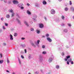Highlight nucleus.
<instances>
[{"label": "nucleus", "mask_w": 74, "mask_h": 74, "mask_svg": "<svg viewBox=\"0 0 74 74\" xmlns=\"http://www.w3.org/2000/svg\"><path fill=\"white\" fill-rule=\"evenodd\" d=\"M51 13L53 15L55 14V11L54 9H52L51 10Z\"/></svg>", "instance_id": "20e7f679"}, {"label": "nucleus", "mask_w": 74, "mask_h": 74, "mask_svg": "<svg viewBox=\"0 0 74 74\" xmlns=\"http://www.w3.org/2000/svg\"><path fill=\"white\" fill-rule=\"evenodd\" d=\"M12 74H16L15 72H13L12 73Z\"/></svg>", "instance_id": "774afa93"}, {"label": "nucleus", "mask_w": 74, "mask_h": 74, "mask_svg": "<svg viewBox=\"0 0 74 74\" xmlns=\"http://www.w3.org/2000/svg\"><path fill=\"white\" fill-rule=\"evenodd\" d=\"M22 46L23 48H25V47H26V45H25V44L22 45Z\"/></svg>", "instance_id": "473e14b6"}, {"label": "nucleus", "mask_w": 74, "mask_h": 74, "mask_svg": "<svg viewBox=\"0 0 74 74\" xmlns=\"http://www.w3.org/2000/svg\"><path fill=\"white\" fill-rule=\"evenodd\" d=\"M67 64H69V61L67 62Z\"/></svg>", "instance_id": "bf43d9fd"}, {"label": "nucleus", "mask_w": 74, "mask_h": 74, "mask_svg": "<svg viewBox=\"0 0 74 74\" xmlns=\"http://www.w3.org/2000/svg\"><path fill=\"white\" fill-rule=\"evenodd\" d=\"M41 72L42 73H43V70H41Z\"/></svg>", "instance_id": "69168bd1"}, {"label": "nucleus", "mask_w": 74, "mask_h": 74, "mask_svg": "<svg viewBox=\"0 0 74 74\" xmlns=\"http://www.w3.org/2000/svg\"><path fill=\"white\" fill-rule=\"evenodd\" d=\"M18 61L19 63V64L20 65L21 64V60H20V59L18 58Z\"/></svg>", "instance_id": "a211bd4d"}, {"label": "nucleus", "mask_w": 74, "mask_h": 74, "mask_svg": "<svg viewBox=\"0 0 74 74\" xmlns=\"http://www.w3.org/2000/svg\"><path fill=\"white\" fill-rule=\"evenodd\" d=\"M62 56H64V52H62Z\"/></svg>", "instance_id": "c03bdc74"}, {"label": "nucleus", "mask_w": 74, "mask_h": 74, "mask_svg": "<svg viewBox=\"0 0 74 74\" xmlns=\"http://www.w3.org/2000/svg\"><path fill=\"white\" fill-rule=\"evenodd\" d=\"M8 3H9V4H10V3H11V1H9L8 2Z\"/></svg>", "instance_id": "680f3d73"}, {"label": "nucleus", "mask_w": 74, "mask_h": 74, "mask_svg": "<svg viewBox=\"0 0 74 74\" xmlns=\"http://www.w3.org/2000/svg\"><path fill=\"white\" fill-rule=\"evenodd\" d=\"M7 0H4V2L5 3H7Z\"/></svg>", "instance_id": "09e8293b"}, {"label": "nucleus", "mask_w": 74, "mask_h": 74, "mask_svg": "<svg viewBox=\"0 0 74 74\" xmlns=\"http://www.w3.org/2000/svg\"><path fill=\"white\" fill-rule=\"evenodd\" d=\"M6 18H9L10 17V15L9 14H7L6 16Z\"/></svg>", "instance_id": "aec40b11"}, {"label": "nucleus", "mask_w": 74, "mask_h": 74, "mask_svg": "<svg viewBox=\"0 0 74 74\" xmlns=\"http://www.w3.org/2000/svg\"><path fill=\"white\" fill-rule=\"evenodd\" d=\"M2 32V29H0V33H1V32Z\"/></svg>", "instance_id": "4d7b16f0"}, {"label": "nucleus", "mask_w": 74, "mask_h": 74, "mask_svg": "<svg viewBox=\"0 0 74 74\" xmlns=\"http://www.w3.org/2000/svg\"><path fill=\"white\" fill-rule=\"evenodd\" d=\"M56 68L57 69H59L60 68V66L58 65H57L56 66Z\"/></svg>", "instance_id": "9b49d317"}, {"label": "nucleus", "mask_w": 74, "mask_h": 74, "mask_svg": "<svg viewBox=\"0 0 74 74\" xmlns=\"http://www.w3.org/2000/svg\"><path fill=\"white\" fill-rule=\"evenodd\" d=\"M67 59H67V58H65V61H67Z\"/></svg>", "instance_id": "052dcab7"}, {"label": "nucleus", "mask_w": 74, "mask_h": 74, "mask_svg": "<svg viewBox=\"0 0 74 74\" xmlns=\"http://www.w3.org/2000/svg\"><path fill=\"white\" fill-rule=\"evenodd\" d=\"M40 40H38L37 41V43L38 44H40Z\"/></svg>", "instance_id": "cd10ccee"}, {"label": "nucleus", "mask_w": 74, "mask_h": 74, "mask_svg": "<svg viewBox=\"0 0 74 74\" xmlns=\"http://www.w3.org/2000/svg\"><path fill=\"white\" fill-rule=\"evenodd\" d=\"M13 3L14 4H18L19 2L16 0H14L13 1Z\"/></svg>", "instance_id": "7ed1b4c3"}, {"label": "nucleus", "mask_w": 74, "mask_h": 74, "mask_svg": "<svg viewBox=\"0 0 74 74\" xmlns=\"http://www.w3.org/2000/svg\"><path fill=\"white\" fill-rule=\"evenodd\" d=\"M71 60H72L71 58H69L68 60L69 62H71Z\"/></svg>", "instance_id": "393cba45"}, {"label": "nucleus", "mask_w": 74, "mask_h": 74, "mask_svg": "<svg viewBox=\"0 0 74 74\" xmlns=\"http://www.w3.org/2000/svg\"><path fill=\"white\" fill-rule=\"evenodd\" d=\"M35 6L37 7H38V4L37 3H36L35 4Z\"/></svg>", "instance_id": "c756f323"}, {"label": "nucleus", "mask_w": 74, "mask_h": 74, "mask_svg": "<svg viewBox=\"0 0 74 74\" xmlns=\"http://www.w3.org/2000/svg\"><path fill=\"white\" fill-rule=\"evenodd\" d=\"M24 23L25 25H26V26H27V27H29V25L28 24V23H27V21H24Z\"/></svg>", "instance_id": "423d86ee"}, {"label": "nucleus", "mask_w": 74, "mask_h": 74, "mask_svg": "<svg viewBox=\"0 0 74 74\" xmlns=\"http://www.w3.org/2000/svg\"><path fill=\"white\" fill-rule=\"evenodd\" d=\"M25 53H26V52H27V50H26V49H25Z\"/></svg>", "instance_id": "864d4df0"}, {"label": "nucleus", "mask_w": 74, "mask_h": 74, "mask_svg": "<svg viewBox=\"0 0 74 74\" xmlns=\"http://www.w3.org/2000/svg\"><path fill=\"white\" fill-rule=\"evenodd\" d=\"M3 45H4V46H5V45H6V43H3Z\"/></svg>", "instance_id": "37998d69"}, {"label": "nucleus", "mask_w": 74, "mask_h": 74, "mask_svg": "<svg viewBox=\"0 0 74 74\" xmlns=\"http://www.w3.org/2000/svg\"><path fill=\"white\" fill-rule=\"evenodd\" d=\"M31 32H33V31H34V28H31Z\"/></svg>", "instance_id": "c85d7f7f"}, {"label": "nucleus", "mask_w": 74, "mask_h": 74, "mask_svg": "<svg viewBox=\"0 0 74 74\" xmlns=\"http://www.w3.org/2000/svg\"><path fill=\"white\" fill-rule=\"evenodd\" d=\"M69 4L70 5H71L72 4V3H71V1H70Z\"/></svg>", "instance_id": "4c0bfd02"}, {"label": "nucleus", "mask_w": 74, "mask_h": 74, "mask_svg": "<svg viewBox=\"0 0 74 74\" xmlns=\"http://www.w3.org/2000/svg\"><path fill=\"white\" fill-rule=\"evenodd\" d=\"M71 63L72 64H74V63H73V61H71Z\"/></svg>", "instance_id": "5fc2aeb1"}, {"label": "nucleus", "mask_w": 74, "mask_h": 74, "mask_svg": "<svg viewBox=\"0 0 74 74\" xmlns=\"http://www.w3.org/2000/svg\"><path fill=\"white\" fill-rule=\"evenodd\" d=\"M17 21L19 24H20V25H21V21H19V20L18 19H17Z\"/></svg>", "instance_id": "2eb2a0df"}, {"label": "nucleus", "mask_w": 74, "mask_h": 74, "mask_svg": "<svg viewBox=\"0 0 74 74\" xmlns=\"http://www.w3.org/2000/svg\"><path fill=\"white\" fill-rule=\"evenodd\" d=\"M5 25L6 26H8V24L6 23H5Z\"/></svg>", "instance_id": "58836bf2"}, {"label": "nucleus", "mask_w": 74, "mask_h": 74, "mask_svg": "<svg viewBox=\"0 0 74 74\" xmlns=\"http://www.w3.org/2000/svg\"><path fill=\"white\" fill-rule=\"evenodd\" d=\"M33 17L34 18H36L37 17V16L36 15H34Z\"/></svg>", "instance_id": "b1692460"}, {"label": "nucleus", "mask_w": 74, "mask_h": 74, "mask_svg": "<svg viewBox=\"0 0 74 74\" xmlns=\"http://www.w3.org/2000/svg\"><path fill=\"white\" fill-rule=\"evenodd\" d=\"M31 44L32 46H35L34 44L33 43H31Z\"/></svg>", "instance_id": "49530a36"}, {"label": "nucleus", "mask_w": 74, "mask_h": 74, "mask_svg": "<svg viewBox=\"0 0 74 74\" xmlns=\"http://www.w3.org/2000/svg\"><path fill=\"white\" fill-rule=\"evenodd\" d=\"M23 4L21 3L18 4L17 5V7H18V8H20L21 7L23 6Z\"/></svg>", "instance_id": "f03ea898"}, {"label": "nucleus", "mask_w": 74, "mask_h": 74, "mask_svg": "<svg viewBox=\"0 0 74 74\" xmlns=\"http://www.w3.org/2000/svg\"><path fill=\"white\" fill-rule=\"evenodd\" d=\"M36 74H39L38 73V71H36L35 73Z\"/></svg>", "instance_id": "79ce46f5"}, {"label": "nucleus", "mask_w": 74, "mask_h": 74, "mask_svg": "<svg viewBox=\"0 0 74 74\" xmlns=\"http://www.w3.org/2000/svg\"><path fill=\"white\" fill-rule=\"evenodd\" d=\"M42 3L43 5H46V4H47V2L44 0L43 1Z\"/></svg>", "instance_id": "ddd939ff"}, {"label": "nucleus", "mask_w": 74, "mask_h": 74, "mask_svg": "<svg viewBox=\"0 0 74 74\" xmlns=\"http://www.w3.org/2000/svg\"><path fill=\"white\" fill-rule=\"evenodd\" d=\"M20 8L21 10H23V9H24V7H23V6H21V7H20Z\"/></svg>", "instance_id": "2f4dec72"}, {"label": "nucleus", "mask_w": 74, "mask_h": 74, "mask_svg": "<svg viewBox=\"0 0 74 74\" xmlns=\"http://www.w3.org/2000/svg\"><path fill=\"white\" fill-rule=\"evenodd\" d=\"M21 58H22V59H23L24 58V57L22 55H21Z\"/></svg>", "instance_id": "a18cd8bd"}, {"label": "nucleus", "mask_w": 74, "mask_h": 74, "mask_svg": "<svg viewBox=\"0 0 74 74\" xmlns=\"http://www.w3.org/2000/svg\"><path fill=\"white\" fill-rule=\"evenodd\" d=\"M68 25L69 27H71V24H70V23L68 24Z\"/></svg>", "instance_id": "e433bc0d"}, {"label": "nucleus", "mask_w": 74, "mask_h": 74, "mask_svg": "<svg viewBox=\"0 0 74 74\" xmlns=\"http://www.w3.org/2000/svg\"><path fill=\"white\" fill-rule=\"evenodd\" d=\"M29 59H31V58H32V57H31V55H29Z\"/></svg>", "instance_id": "c9c22d12"}, {"label": "nucleus", "mask_w": 74, "mask_h": 74, "mask_svg": "<svg viewBox=\"0 0 74 74\" xmlns=\"http://www.w3.org/2000/svg\"><path fill=\"white\" fill-rule=\"evenodd\" d=\"M45 46H44V45H43L42 46V48H45Z\"/></svg>", "instance_id": "de8ad7c7"}, {"label": "nucleus", "mask_w": 74, "mask_h": 74, "mask_svg": "<svg viewBox=\"0 0 74 74\" xmlns=\"http://www.w3.org/2000/svg\"><path fill=\"white\" fill-rule=\"evenodd\" d=\"M39 26L40 28H43L44 27V25L42 24H39Z\"/></svg>", "instance_id": "0eeeda50"}, {"label": "nucleus", "mask_w": 74, "mask_h": 74, "mask_svg": "<svg viewBox=\"0 0 74 74\" xmlns=\"http://www.w3.org/2000/svg\"><path fill=\"white\" fill-rule=\"evenodd\" d=\"M42 54H43V55H45L47 54V52L45 51H43L42 52Z\"/></svg>", "instance_id": "6ab92c4d"}, {"label": "nucleus", "mask_w": 74, "mask_h": 74, "mask_svg": "<svg viewBox=\"0 0 74 74\" xmlns=\"http://www.w3.org/2000/svg\"><path fill=\"white\" fill-rule=\"evenodd\" d=\"M66 58L67 59H69V58H70V56H66Z\"/></svg>", "instance_id": "bb28decb"}, {"label": "nucleus", "mask_w": 74, "mask_h": 74, "mask_svg": "<svg viewBox=\"0 0 74 74\" xmlns=\"http://www.w3.org/2000/svg\"><path fill=\"white\" fill-rule=\"evenodd\" d=\"M3 29H5V27H4V26L3 27Z\"/></svg>", "instance_id": "e2e57ef3"}, {"label": "nucleus", "mask_w": 74, "mask_h": 74, "mask_svg": "<svg viewBox=\"0 0 74 74\" xmlns=\"http://www.w3.org/2000/svg\"><path fill=\"white\" fill-rule=\"evenodd\" d=\"M14 37H16L17 36V34L15 33L14 34Z\"/></svg>", "instance_id": "f704fd0d"}, {"label": "nucleus", "mask_w": 74, "mask_h": 74, "mask_svg": "<svg viewBox=\"0 0 74 74\" xmlns=\"http://www.w3.org/2000/svg\"><path fill=\"white\" fill-rule=\"evenodd\" d=\"M64 25H64V24L63 23L61 24V26H64Z\"/></svg>", "instance_id": "8fccbe9b"}, {"label": "nucleus", "mask_w": 74, "mask_h": 74, "mask_svg": "<svg viewBox=\"0 0 74 74\" xmlns=\"http://www.w3.org/2000/svg\"><path fill=\"white\" fill-rule=\"evenodd\" d=\"M47 40L49 42H52V39L50 38L49 37H47Z\"/></svg>", "instance_id": "39448f33"}, {"label": "nucleus", "mask_w": 74, "mask_h": 74, "mask_svg": "<svg viewBox=\"0 0 74 74\" xmlns=\"http://www.w3.org/2000/svg\"><path fill=\"white\" fill-rule=\"evenodd\" d=\"M8 12H10V13H13L14 12V11H13V10L12 9L9 10H8Z\"/></svg>", "instance_id": "f8f14e48"}, {"label": "nucleus", "mask_w": 74, "mask_h": 74, "mask_svg": "<svg viewBox=\"0 0 74 74\" xmlns=\"http://www.w3.org/2000/svg\"><path fill=\"white\" fill-rule=\"evenodd\" d=\"M36 32L37 33V34H39L40 33V31H39V30H36Z\"/></svg>", "instance_id": "4be33fe9"}, {"label": "nucleus", "mask_w": 74, "mask_h": 74, "mask_svg": "<svg viewBox=\"0 0 74 74\" xmlns=\"http://www.w3.org/2000/svg\"><path fill=\"white\" fill-rule=\"evenodd\" d=\"M10 40H14V38H13V37L12 36V35L10 34Z\"/></svg>", "instance_id": "6e6552de"}, {"label": "nucleus", "mask_w": 74, "mask_h": 74, "mask_svg": "<svg viewBox=\"0 0 74 74\" xmlns=\"http://www.w3.org/2000/svg\"><path fill=\"white\" fill-rule=\"evenodd\" d=\"M33 21L34 22H36V21H37V20H36V18H34Z\"/></svg>", "instance_id": "72a5a7b5"}, {"label": "nucleus", "mask_w": 74, "mask_h": 74, "mask_svg": "<svg viewBox=\"0 0 74 74\" xmlns=\"http://www.w3.org/2000/svg\"><path fill=\"white\" fill-rule=\"evenodd\" d=\"M42 38H45V36H44V35H43L42 36Z\"/></svg>", "instance_id": "13d9d810"}, {"label": "nucleus", "mask_w": 74, "mask_h": 74, "mask_svg": "<svg viewBox=\"0 0 74 74\" xmlns=\"http://www.w3.org/2000/svg\"><path fill=\"white\" fill-rule=\"evenodd\" d=\"M7 62L8 63H9V60H8V59H7Z\"/></svg>", "instance_id": "6e6d98bb"}, {"label": "nucleus", "mask_w": 74, "mask_h": 74, "mask_svg": "<svg viewBox=\"0 0 74 74\" xmlns=\"http://www.w3.org/2000/svg\"><path fill=\"white\" fill-rule=\"evenodd\" d=\"M53 56H52L49 58L48 62L49 63H51L52 61V59L53 58Z\"/></svg>", "instance_id": "f257e3e1"}, {"label": "nucleus", "mask_w": 74, "mask_h": 74, "mask_svg": "<svg viewBox=\"0 0 74 74\" xmlns=\"http://www.w3.org/2000/svg\"><path fill=\"white\" fill-rule=\"evenodd\" d=\"M66 48H69V46H66Z\"/></svg>", "instance_id": "0e129e2a"}, {"label": "nucleus", "mask_w": 74, "mask_h": 74, "mask_svg": "<svg viewBox=\"0 0 74 74\" xmlns=\"http://www.w3.org/2000/svg\"><path fill=\"white\" fill-rule=\"evenodd\" d=\"M39 60L40 62H42V61L43 60V59L42 58V56H40Z\"/></svg>", "instance_id": "9d476101"}, {"label": "nucleus", "mask_w": 74, "mask_h": 74, "mask_svg": "<svg viewBox=\"0 0 74 74\" xmlns=\"http://www.w3.org/2000/svg\"><path fill=\"white\" fill-rule=\"evenodd\" d=\"M71 9L72 10V11H73V12H74V8L73 7H72L71 8Z\"/></svg>", "instance_id": "f3484780"}, {"label": "nucleus", "mask_w": 74, "mask_h": 74, "mask_svg": "<svg viewBox=\"0 0 74 74\" xmlns=\"http://www.w3.org/2000/svg\"><path fill=\"white\" fill-rule=\"evenodd\" d=\"M3 19H4V18L3 17L1 18V21H3Z\"/></svg>", "instance_id": "603ef678"}, {"label": "nucleus", "mask_w": 74, "mask_h": 74, "mask_svg": "<svg viewBox=\"0 0 74 74\" xmlns=\"http://www.w3.org/2000/svg\"><path fill=\"white\" fill-rule=\"evenodd\" d=\"M61 18H62V19L63 20L64 19V16H61Z\"/></svg>", "instance_id": "7c9ffc66"}, {"label": "nucleus", "mask_w": 74, "mask_h": 74, "mask_svg": "<svg viewBox=\"0 0 74 74\" xmlns=\"http://www.w3.org/2000/svg\"><path fill=\"white\" fill-rule=\"evenodd\" d=\"M17 15H18V18H21V17H20V16H19V15H18V14H17Z\"/></svg>", "instance_id": "3c124183"}, {"label": "nucleus", "mask_w": 74, "mask_h": 74, "mask_svg": "<svg viewBox=\"0 0 74 74\" xmlns=\"http://www.w3.org/2000/svg\"><path fill=\"white\" fill-rule=\"evenodd\" d=\"M25 38L22 37V38H21V40H25Z\"/></svg>", "instance_id": "ea45409f"}, {"label": "nucleus", "mask_w": 74, "mask_h": 74, "mask_svg": "<svg viewBox=\"0 0 74 74\" xmlns=\"http://www.w3.org/2000/svg\"><path fill=\"white\" fill-rule=\"evenodd\" d=\"M45 36L46 37H49V35L48 34H46L45 35Z\"/></svg>", "instance_id": "a878e982"}, {"label": "nucleus", "mask_w": 74, "mask_h": 74, "mask_svg": "<svg viewBox=\"0 0 74 74\" xmlns=\"http://www.w3.org/2000/svg\"><path fill=\"white\" fill-rule=\"evenodd\" d=\"M14 15H15V13L13 12V13H12L11 14V17H12L13 16H14Z\"/></svg>", "instance_id": "dca6fc26"}, {"label": "nucleus", "mask_w": 74, "mask_h": 74, "mask_svg": "<svg viewBox=\"0 0 74 74\" xmlns=\"http://www.w3.org/2000/svg\"><path fill=\"white\" fill-rule=\"evenodd\" d=\"M45 21H47V18L46 17H45Z\"/></svg>", "instance_id": "338daca9"}, {"label": "nucleus", "mask_w": 74, "mask_h": 74, "mask_svg": "<svg viewBox=\"0 0 74 74\" xmlns=\"http://www.w3.org/2000/svg\"><path fill=\"white\" fill-rule=\"evenodd\" d=\"M27 14H28V15H31V12H30L29 10H27Z\"/></svg>", "instance_id": "1a4fd4ad"}, {"label": "nucleus", "mask_w": 74, "mask_h": 74, "mask_svg": "<svg viewBox=\"0 0 74 74\" xmlns=\"http://www.w3.org/2000/svg\"><path fill=\"white\" fill-rule=\"evenodd\" d=\"M64 32H65V33H67L68 32V30L67 29H64Z\"/></svg>", "instance_id": "4468645a"}, {"label": "nucleus", "mask_w": 74, "mask_h": 74, "mask_svg": "<svg viewBox=\"0 0 74 74\" xmlns=\"http://www.w3.org/2000/svg\"><path fill=\"white\" fill-rule=\"evenodd\" d=\"M68 8H64V10L65 11H68Z\"/></svg>", "instance_id": "5701e85b"}, {"label": "nucleus", "mask_w": 74, "mask_h": 74, "mask_svg": "<svg viewBox=\"0 0 74 74\" xmlns=\"http://www.w3.org/2000/svg\"><path fill=\"white\" fill-rule=\"evenodd\" d=\"M0 56L1 58H2L3 57V56L2 55V54L0 53Z\"/></svg>", "instance_id": "a19ab883"}, {"label": "nucleus", "mask_w": 74, "mask_h": 74, "mask_svg": "<svg viewBox=\"0 0 74 74\" xmlns=\"http://www.w3.org/2000/svg\"><path fill=\"white\" fill-rule=\"evenodd\" d=\"M3 60H0V64H2L3 63Z\"/></svg>", "instance_id": "412c9836"}]
</instances>
